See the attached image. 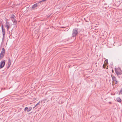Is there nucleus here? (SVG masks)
<instances>
[{"mask_svg": "<svg viewBox=\"0 0 122 122\" xmlns=\"http://www.w3.org/2000/svg\"><path fill=\"white\" fill-rule=\"evenodd\" d=\"M111 76L112 80V82L113 84L112 85H113L115 84L118 85L119 81L117 80L116 77L115 76H113L112 75H111Z\"/></svg>", "mask_w": 122, "mask_h": 122, "instance_id": "obj_1", "label": "nucleus"}, {"mask_svg": "<svg viewBox=\"0 0 122 122\" xmlns=\"http://www.w3.org/2000/svg\"><path fill=\"white\" fill-rule=\"evenodd\" d=\"M78 29L76 28H75L73 30L72 35V37H76L78 35Z\"/></svg>", "mask_w": 122, "mask_h": 122, "instance_id": "obj_2", "label": "nucleus"}, {"mask_svg": "<svg viewBox=\"0 0 122 122\" xmlns=\"http://www.w3.org/2000/svg\"><path fill=\"white\" fill-rule=\"evenodd\" d=\"M115 72L117 76L122 74V71L120 68H116L115 69Z\"/></svg>", "mask_w": 122, "mask_h": 122, "instance_id": "obj_3", "label": "nucleus"}, {"mask_svg": "<svg viewBox=\"0 0 122 122\" xmlns=\"http://www.w3.org/2000/svg\"><path fill=\"white\" fill-rule=\"evenodd\" d=\"M5 60H4L0 62V69L3 68L5 66Z\"/></svg>", "mask_w": 122, "mask_h": 122, "instance_id": "obj_4", "label": "nucleus"}, {"mask_svg": "<svg viewBox=\"0 0 122 122\" xmlns=\"http://www.w3.org/2000/svg\"><path fill=\"white\" fill-rule=\"evenodd\" d=\"M5 27H7V30L8 31L9 29L10 28L11 26L10 25V24L9 23L8 21H6V23L5 24Z\"/></svg>", "mask_w": 122, "mask_h": 122, "instance_id": "obj_5", "label": "nucleus"}, {"mask_svg": "<svg viewBox=\"0 0 122 122\" xmlns=\"http://www.w3.org/2000/svg\"><path fill=\"white\" fill-rule=\"evenodd\" d=\"M1 28L2 29V32L3 33V39L4 38V37L5 35V29L3 27V25H2L1 26Z\"/></svg>", "mask_w": 122, "mask_h": 122, "instance_id": "obj_6", "label": "nucleus"}, {"mask_svg": "<svg viewBox=\"0 0 122 122\" xmlns=\"http://www.w3.org/2000/svg\"><path fill=\"white\" fill-rule=\"evenodd\" d=\"M32 109V107H30L29 108L28 107H25L24 109V111L25 112H26L27 110V112H29Z\"/></svg>", "mask_w": 122, "mask_h": 122, "instance_id": "obj_7", "label": "nucleus"}, {"mask_svg": "<svg viewBox=\"0 0 122 122\" xmlns=\"http://www.w3.org/2000/svg\"><path fill=\"white\" fill-rule=\"evenodd\" d=\"M5 49L3 48L2 49V50L1 51V52L0 53L3 54L4 55H5Z\"/></svg>", "mask_w": 122, "mask_h": 122, "instance_id": "obj_8", "label": "nucleus"}, {"mask_svg": "<svg viewBox=\"0 0 122 122\" xmlns=\"http://www.w3.org/2000/svg\"><path fill=\"white\" fill-rule=\"evenodd\" d=\"M39 4H38L37 3H36L33 5L32 6V9H33L34 8H35Z\"/></svg>", "mask_w": 122, "mask_h": 122, "instance_id": "obj_9", "label": "nucleus"}, {"mask_svg": "<svg viewBox=\"0 0 122 122\" xmlns=\"http://www.w3.org/2000/svg\"><path fill=\"white\" fill-rule=\"evenodd\" d=\"M117 101L119 102H120L122 101V100L119 97H118L117 98Z\"/></svg>", "mask_w": 122, "mask_h": 122, "instance_id": "obj_10", "label": "nucleus"}, {"mask_svg": "<svg viewBox=\"0 0 122 122\" xmlns=\"http://www.w3.org/2000/svg\"><path fill=\"white\" fill-rule=\"evenodd\" d=\"M4 55L3 54L0 53V60L2 59L4 57Z\"/></svg>", "mask_w": 122, "mask_h": 122, "instance_id": "obj_11", "label": "nucleus"}, {"mask_svg": "<svg viewBox=\"0 0 122 122\" xmlns=\"http://www.w3.org/2000/svg\"><path fill=\"white\" fill-rule=\"evenodd\" d=\"M8 64L10 65L11 64V61L10 58H8Z\"/></svg>", "mask_w": 122, "mask_h": 122, "instance_id": "obj_12", "label": "nucleus"}, {"mask_svg": "<svg viewBox=\"0 0 122 122\" xmlns=\"http://www.w3.org/2000/svg\"><path fill=\"white\" fill-rule=\"evenodd\" d=\"M12 21L14 22L15 23H16V20L15 18H14L13 19H12Z\"/></svg>", "mask_w": 122, "mask_h": 122, "instance_id": "obj_13", "label": "nucleus"}, {"mask_svg": "<svg viewBox=\"0 0 122 122\" xmlns=\"http://www.w3.org/2000/svg\"><path fill=\"white\" fill-rule=\"evenodd\" d=\"M120 94L122 95V87L119 92V95H120Z\"/></svg>", "mask_w": 122, "mask_h": 122, "instance_id": "obj_14", "label": "nucleus"}, {"mask_svg": "<svg viewBox=\"0 0 122 122\" xmlns=\"http://www.w3.org/2000/svg\"><path fill=\"white\" fill-rule=\"evenodd\" d=\"M46 0H41V1H40L38 2V4H39V3H40L41 2L45 1H46Z\"/></svg>", "mask_w": 122, "mask_h": 122, "instance_id": "obj_15", "label": "nucleus"}, {"mask_svg": "<svg viewBox=\"0 0 122 122\" xmlns=\"http://www.w3.org/2000/svg\"><path fill=\"white\" fill-rule=\"evenodd\" d=\"M15 16L14 15H13V14L12 15H11V18H12V19H13L14 18H14Z\"/></svg>", "mask_w": 122, "mask_h": 122, "instance_id": "obj_16", "label": "nucleus"}, {"mask_svg": "<svg viewBox=\"0 0 122 122\" xmlns=\"http://www.w3.org/2000/svg\"><path fill=\"white\" fill-rule=\"evenodd\" d=\"M105 61L106 62L107 64L108 63V60L107 59H106Z\"/></svg>", "mask_w": 122, "mask_h": 122, "instance_id": "obj_17", "label": "nucleus"}, {"mask_svg": "<svg viewBox=\"0 0 122 122\" xmlns=\"http://www.w3.org/2000/svg\"><path fill=\"white\" fill-rule=\"evenodd\" d=\"M10 65H9L8 64V66H7V69H8L9 68V67H10Z\"/></svg>", "mask_w": 122, "mask_h": 122, "instance_id": "obj_18", "label": "nucleus"}, {"mask_svg": "<svg viewBox=\"0 0 122 122\" xmlns=\"http://www.w3.org/2000/svg\"><path fill=\"white\" fill-rule=\"evenodd\" d=\"M40 103V102H39L38 103H37L35 105V106H36L37 105H39Z\"/></svg>", "mask_w": 122, "mask_h": 122, "instance_id": "obj_19", "label": "nucleus"}, {"mask_svg": "<svg viewBox=\"0 0 122 122\" xmlns=\"http://www.w3.org/2000/svg\"><path fill=\"white\" fill-rule=\"evenodd\" d=\"M103 68H105V66L104 65V64H103Z\"/></svg>", "mask_w": 122, "mask_h": 122, "instance_id": "obj_20", "label": "nucleus"}, {"mask_svg": "<svg viewBox=\"0 0 122 122\" xmlns=\"http://www.w3.org/2000/svg\"><path fill=\"white\" fill-rule=\"evenodd\" d=\"M112 72L113 73L114 72V71L113 69L112 70Z\"/></svg>", "mask_w": 122, "mask_h": 122, "instance_id": "obj_21", "label": "nucleus"}, {"mask_svg": "<svg viewBox=\"0 0 122 122\" xmlns=\"http://www.w3.org/2000/svg\"><path fill=\"white\" fill-rule=\"evenodd\" d=\"M7 19H6V20H5V21H6H6H7Z\"/></svg>", "mask_w": 122, "mask_h": 122, "instance_id": "obj_22", "label": "nucleus"}, {"mask_svg": "<svg viewBox=\"0 0 122 122\" xmlns=\"http://www.w3.org/2000/svg\"><path fill=\"white\" fill-rule=\"evenodd\" d=\"M36 107V106H35L34 107H33V108H35Z\"/></svg>", "mask_w": 122, "mask_h": 122, "instance_id": "obj_23", "label": "nucleus"}, {"mask_svg": "<svg viewBox=\"0 0 122 122\" xmlns=\"http://www.w3.org/2000/svg\"><path fill=\"white\" fill-rule=\"evenodd\" d=\"M109 103L110 104H111V102H109Z\"/></svg>", "mask_w": 122, "mask_h": 122, "instance_id": "obj_24", "label": "nucleus"}]
</instances>
